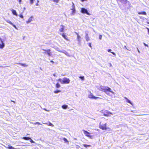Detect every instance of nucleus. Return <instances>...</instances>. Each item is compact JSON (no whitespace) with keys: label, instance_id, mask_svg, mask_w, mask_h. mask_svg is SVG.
<instances>
[{"label":"nucleus","instance_id":"obj_1","mask_svg":"<svg viewBox=\"0 0 149 149\" xmlns=\"http://www.w3.org/2000/svg\"><path fill=\"white\" fill-rule=\"evenodd\" d=\"M98 89L101 91H103L105 92L107 91H109L113 94H114V92L112 91L111 88L103 86H101L98 88Z\"/></svg>","mask_w":149,"mask_h":149},{"label":"nucleus","instance_id":"obj_2","mask_svg":"<svg viewBox=\"0 0 149 149\" xmlns=\"http://www.w3.org/2000/svg\"><path fill=\"white\" fill-rule=\"evenodd\" d=\"M101 113L104 114V115L105 116H108L110 114L113 115V114L112 113L109 111L107 110H102L101 111Z\"/></svg>","mask_w":149,"mask_h":149},{"label":"nucleus","instance_id":"obj_3","mask_svg":"<svg viewBox=\"0 0 149 149\" xmlns=\"http://www.w3.org/2000/svg\"><path fill=\"white\" fill-rule=\"evenodd\" d=\"M107 126V124L106 123L104 124H102L101 125L100 123V128L102 129L103 130H106L107 129H109L110 128L109 127H106Z\"/></svg>","mask_w":149,"mask_h":149},{"label":"nucleus","instance_id":"obj_4","mask_svg":"<svg viewBox=\"0 0 149 149\" xmlns=\"http://www.w3.org/2000/svg\"><path fill=\"white\" fill-rule=\"evenodd\" d=\"M72 8L71 9V10H72L71 15H74L76 13V10L75 9L74 4L73 2H72Z\"/></svg>","mask_w":149,"mask_h":149},{"label":"nucleus","instance_id":"obj_5","mask_svg":"<svg viewBox=\"0 0 149 149\" xmlns=\"http://www.w3.org/2000/svg\"><path fill=\"white\" fill-rule=\"evenodd\" d=\"M70 82V80L69 79L67 78L66 77H64L62 79V83L63 84H68Z\"/></svg>","mask_w":149,"mask_h":149},{"label":"nucleus","instance_id":"obj_6","mask_svg":"<svg viewBox=\"0 0 149 149\" xmlns=\"http://www.w3.org/2000/svg\"><path fill=\"white\" fill-rule=\"evenodd\" d=\"M81 12L83 13H86L88 15H90V14L88 13L87 10L84 8H81Z\"/></svg>","mask_w":149,"mask_h":149},{"label":"nucleus","instance_id":"obj_7","mask_svg":"<svg viewBox=\"0 0 149 149\" xmlns=\"http://www.w3.org/2000/svg\"><path fill=\"white\" fill-rule=\"evenodd\" d=\"M83 131L84 132V134L85 135L90 138H91L92 136L90 135V133L86 131L85 130H83Z\"/></svg>","mask_w":149,"mask_h":149},{"label":"nucleus","instance_id":"obj_8","mask_svg":"<svg viewBox=\"0 0 149 149\" xmlns=\"http://www.w3.org/2000/svg\"><path fill=\"white\" fill-rule=\"evenodd\" d=\"M33 16H31L26 21V23L27 24H28L29 23H30L32 21L33 19Z\"/></svg>","mask_w":149,"mask_h":149},{"label":"nucleus","instance_id":"obj_9","mask_svg":"<svg viewBox=\"0 0 149 149\" xmlns=\"http://www.w3.org/2000/svg\"><path fill=\"white\" fill-rule=\"evenodd\" d=\"M0 40L2 43L1 44H0V48L3 49L4 47L5 44L0 38Z\"/></svg>","mask_w":149,"mask_h":149},{"label":"nucleus","instance_id":"obj_10","mask_svg":"<svg viewBox=\"0 0 149 149\" xmlns=\"http://www.w3.org/2000/svg\"><path fill=\"white\" fill-rule=\"evenodd\" d=\"M64 26L63 25H61L60 26V27L59 29V31L61 32H63L64 29Z\"/></svg>","mask_w":149,"mask_h":149},{"label":"nucleus","instance_id":"obj_11","mask_svg":"<svg viewBox=\"0 0 149 149\" xmlns=\"http://www.w3.org/2000/svg\"><path fill=\"white\" fill-rule=\"evenodd\" d=\"M60 34L62 35L63 38H64V39L66 40H69V39L67 38V36L65 35V33H60Z\"/></svg>","mask_w":149,"mask_h":149},{"label":"nucleus","instance_id":"obj_12","mask_svg":"<svg viewBox=\"0 0 149 149\" xmlns=\"http://www.w3.org/2000/svg\"><path fill=\"white\" fill-rule=\"evenodd\" d=\"M42 50L43 51H45L47 55L49 56H50L51 55V53H50V50L49 49H47V50H45L43 49H42Z\"/></svg>","mask_w":149,"mask_h":149},{"label":"nucleus","instance_id":"obj_13","mask_svg":"<svg viewBox=\"0 0 149 149\" xmlns=\"http://www.w3.org/2000/svg\"><path fill=\"white\" fill-rule=\"evenodd\" d=\"M75 33L76 34V35L77 36V39L78 41V42H81V36L79 35L77 32Z\"/></svg>","mask_w":149,"mask_h":149},{"label":"nucleus","instance_id":"obj_14","mask_svg":"<svg viewBox=\"0 0 149 149\" xmlns=\"http://www.w3.org/2000/svg\"><path fill=\"white\" fill-rule=\"evenodd\" d=\"M88 97L89 98H93V99H96L97 98H98V97H95V96H94L92 94H90L89 95H88Z\"/></svg>","mask_w":149,"mask_h":149},{"label":"nucleus","instance_id":"obj_15","mask_svg":"<svg viewBox=\"0 0 149 149\" xmlns=\"http://www.w3.org/2000/svg\"><path fill=\"white\" fill-rule=\"evenodd\" d=\"M11 11H12V13L14 15H16L17 16L18 15L16 13V11L15 10H14V9H12Z\"/></svg>","mask_w":149,"mask_h":149},{"label":"nucleus","instance_id":"obj_16","mask_svg":"<svg viewBox=\"0 0 149 149\" xmlns=\"http://www.w3.org/2000/svg\"><path fill=\"white\" fill-rule=\"evenodd\" d=\"M85 38L86 40L87 41H88L90 40V39L89 38V37L88 36V34L87 33H86V35L85 36Z\"/></svg>","mask_w":149,"mask_h":149},{"label":"nucleus","instance_id":"obj_17","mask_svg":"<svg viewBox=\"0 0 149 149\" xmlns=\"http://www.w3.org/2000/svg\"><path fill=\"white\" fill-rule=\"evenodd\" d=\"M17 64H19L22 66H23L24 67H27L28 66V65L26 64L25 63H17Z\"/></svg>","mask_w":149,"mask_h":149},{"label":"nucleus","instance_id":"obj_18","mask_svg":"<svg viewBox=\"0 0 149 149\" xmlns=\"http://www.w3.org/2000/svg\"><path fill=\"white\" fill-rule=\"evenodd\" d=\"M62 53H63L64 54H65L67 56H70V55L67 52L65 51H62Z\"/></svg>","mask_w":149,"mask_h":149},{"label":"nucleus","instance_id":"obj_19","mask_svg":"<svg viewBox=\"0 0 149 149\" xmlns=\"http://www.w3.org/2000/svg\"><path fill=\"white\" fill-rule=\"evenodd\" d=\"M22 139L24 140H29L30 139H31L30 138L27 137H24L22 138Z\"/></svg>","mask_w":149,"mask_h":149},{"label":"nucleus","instance_id":"obj_20","mask_svg":"<svg viewBox=\"0 0 149 149\" xmlns=\"http://www.w3.org/2000/svg\"><path fill=\"white\" fill-rule=\"evenodd\" d=\"M138 14H142V15H146V13L145 12H139L138 13Z\"/></svg>","mask_w":149,"mask_h":149},{"label":"nucleus","instance_id":"obj_21","mask_svg":"<svg viewBox=\"0 0 149 149\" xmlns=\"http://www.w3.org/2000/svg\"><path fill=\"white\" fill-rule=\"evenodd\" d=\"M6 148L9 149H15L14 147L10 145H8Z\"/></svg>","mask_w":149,"mask_h":149},{"label":"nucleus","instance_id":"obj_22","mask_svg":"<svg viewBox=\"0 0 149 149\" xmlns=\"http://www.w3.org/2000/svg\"><path fill=\"white\" fill-rule=\"evenodd\" d=\"M62 107L64 109H66L68 107V105H63L62 106Z\"/></svg>","mask_w":149,"mask_h":149},{"label":"nucleus","instance_id":"obj_23","mask_svg":"<svg viewBox=\"0 0 149 149\" xmlns=\"http://www.w3.org/2000/svg\"><path fill=\"white\" fill-rule=\"evenodd\" d=\"M42 123L45 124L47 125H49V126H54V125L50 122H49V123L48 124L47 123Z\"/></svg>","mask_w":149,"mask_h":149},{"label":"nucleus","instance_id":"obj_24","mask_svg":"<svg viewBox=\"0 0 149 149\" xmlns=\"http://www.w3.org/2000/svg\"><path fill=\"white\" fill-rule=\"evenodd\" d=\"M55 49L56 50H57L60 52H62V51L60 50V49L58 47H56L55 48Z\"/></svg>","mask_w":149,"mask_h":149},{"label":"nucleus","instance_id":"obj_25","mask_svg":"<svg viewBox=\"0 0 149 149\" xmlns=\"http://www.w3.org/2000/svg\"><path fill=\"white\" fill-rule=\"evenodd\" d=\"M56 88H58L60 87V85L58 83H57L56 84Z\"/></svg>","mask_w":149,"mask_h":149},{"label":"nucleus","instance_id":"obj_26","mask_svg":"<svg viewBox=\"0 0 149 149\" xmlns=\"http://www.w3.org/2000/svg\"><path fill=\"white\" fill-rule=\"evenodd\" d=\"M83 146L85 147H91V145H86V144H84L83 145Z\"/></svg>","mask_w":149,"mask_h":149},{"label":"nucleus","instance_id":"obj_27","mask_svg":"<svg viewBox=\"0 0 149 149\" xmlns=\"http://www.w3.org/2000/svg\"><path fill=\"white\" fill-rule=\"evenodd\" d=\"M6 21L8 23H9L10 24L13 25V23L10 20H6Z\"/></svg>","mask_w":149,"mask_h":149},{"label":"nucleus","instance_id":"obj_28","mask_svg":"<svg viewBox=\"0 0 149 149\" xmlns=\"http://www.w3.org/2000/svg\"><path fill=\"white\" fill-rule=\"evenodd\" d=\"M61 92V91L60 90H56V91H54V93L56 94L58 93Z\"/></svg>","mask_w":149,"mask_h":149},{"label":"nucleus","instance_id":"obj_29","mask_svg":"<svg viewBox=\"0 0 149 149\" xmlns=\"http://www.w3.org/2000/svg\"><path fill=\"white\" fill-rule=\"evenodd\" d=\"M118 1H120L121 2L124 3L125 2L126 0H117Z\"/></svg>","mask_w":149,"mask_h":149},{"label":"nucleus","instance_id":"obj_30","mask_svg":"<svg viewBox=\"0 0 149 149\" xmlns=\"http://www.w3.org/2000/svg\"><path fill=\"white\" fill-rule=\"evenodd\" d=\"M125 98L126 100V102H128V103L131 102L128 99H127L126 97H125Z\"/></svg>","mask_w":149,"mask_h":149},{"label":"nucleus","instance_id":"obj_31","mask_svg":"<svg viewBox=\"0 0 149 149\" xmlns=\"http://www.w3.org/2000/svg\"><path fill=\"white\" fill-rule=\"evenodd\" d=\"M34 125H41V124L39 122H37L36 123H33Z\"/></svg>","mask_w":149,"mask_h":149},{"label":"nucleus","instance_id":"obj_32","mask_svg":"<svg viewBox=\"0 0 149 149\" xmlns=\"http://www.w3.org/2000/svg\"><path fill=\"white\" fill-rule=\"evenodd\" d=\"M57 81H59L60 82V83L62 84H63L62 82V80L61 79H58L57 80Z\"/></svg>","mask_w":149,"mask_h":149},{"label":"nucleus","instance_id":"obj_33","mask_svg":"<svg viewBox=\"0 0 149 149\" xmlns=\"http://www.w3.org/2000/svg\"><path fill=\"white\" fill-rule=\"evenodd\" d=\"M63 140L65 142H67L68 143V141L67 139L65 138H64L63 139Z\"/></svg>","mask_w":149,"mask_h":149},{"label":"nucleus","instance_id":"obj_34","mask_svg":"<svg viewBox=\"0 0 149 149\" xmlns=\"http://www.w3.org/2000/svg\"><path fill=\"white\" fill-rule=\"evenodd\" d=\"M29 140L30 142H31V143H35V142L33 141L31 138V139H30Z\"/></svg>","mask_w":149,"mask_h":149},{"label":"nucleus","instance_id":"obj_35","mask_svg":"<svg viewBox=\"0 0 149 149\" xmlns=\"http://www.w3.org/2000/svg\"><path fill=\"white\" fill-rule=\"evenodd\" d=\"M79 78L81 79H82V80H84V76L83 77H79Z\"/></svg>","mask_w":149,"mask_h":149},{"label":"nucleus","instance_id":"obj_36","mask_svg":"<svg viewBox=\"0 0 149 149\" xmlns=\"http://www.w3.org/2000/svg\"><path fill=\"white\" fill-rule=\"evenodd\" d=\"M34 0H30V4H33Z\"/></svg>","mask_w":149,"mask_h":149},{"label":"nucleus","instance_id":"obj_37","mask_svg":"<svg viewBox=\"0 0 149 149\" xmlns=\"http://www.w3.org/2000/svg\"><path fill=\"white\" fill-rule=\"evenodd\" d=\"M109 92H110L109 91H106L105 92L108 95H110V94H109Z\"/></svg>","mask_w":149,"mask_h":149},{"label":"nucleus","instance_id":"obj_38","mask_svg":"<svg viewBox=\"0 0 149 149\" xmlns=\"http://www.w3.org/2000/svg\"><path fill=\"white\" fill-rule=\"evenodd\" d=\"M54 2L57 3L60 0H52Z\"/></svg>","mask_w":149,"mask_h":149},{"label":"nucleus","instance_id":"obj_39","mask_svg":"<svg viewBox=\"0 0 149 149\" xmlns=\"http://www.w3.org/2000/svg\"><path fill=\"white\" fill-rule=\"evenodd\" d=\"M13 25L16 29H17V30L18 29L16 27V26L15 25L13 24V25Z\"/></svg>","mask_w":149,"mask_h":149},{"label":"nucleus","instance_id":"obj_40","mask_svg":"<svg viewBox=\"0 0 149 149\" xmlns=\"http://www.w3.org/2000/svg\"><path fill=\"white\" fill-rule=\"evenodd\" d=\"M19 16L21 18H24V17L22 14L19 15Z\"/></svg>","mask_w":149,"mask_h":149},{"label":"nucleus","instance_id":"obj_41","mask_svg":"<svg viewBox=\"0 0 149 149\" xmlns=\"http://www.w3.org/2000/svg\"><path fill=\"white\" fill-rule=\"evenodd\" d=\"M102 35H100L99 36V38L100 40H101L102 38Z\"/></svg>","mask_w":149,"mask_h":149},{"label":"nucleus","instance_id":"obj_42","mask_svg":"<svg viewBox=\"0 0 149 149\" xmlns=\"http://www.w3.org/2000/svg\"><path fill=\"white\" fill-rule=\"evenodd\" d=\"M88 45L91 48H92V46L91 45V43H90L88 44Z\"/></svg>","mask_w":149,"mask_h":149},{"label":"nucleus","instance_id":"obj_43","mask_svg":"<svg viewBox=\"0 0 149 149\" xmlns=\"http://www.w3.org/2000/svg\"><path fill=\"white\" fill-rule=\"evenodd\" d=\"M17 1H18L19 3V4H21L22 1V0H17Z\"/></svg>","mask_w":149,"mask_h":149},{"label":"nucleus","instance_id":"obj_44","mask_svg":"<svg viewBox=\"0 0 149 149\" xmlns=\"http://www.w3.org/2000/svg\"><path fill=\"white\" fill-rule=\"evenodd\" d=\"M37 3L36 4V5L37 6H38V3L39 2V1L38 0L37 1Z\"/></svg>","mask_w":149,"mask_h":149},{"label":"nucleus","instance_id":"obj_45","mask_svg":"<svg viewBox=\"0 0 149 149\" xmlns=\"http://www.w3.org/2000/svg\"><path fill=\"white\" fill-rule=\"evenodd\" d=\"M144 45L146 46H147V47H148V45L146 44L145 43H143Z\"/></svg>","mask_w":149,"mask_h":149},{"label":"nucleus","instance_id":"obj_46","mask_svg":"<svg viewBox=\"0 0 149 149\" xmlns=\"http://www.w3.org/2000/svg\"><path fill=\"white\" fill-rule=\"evenodd\" d=\"M111 53H112L113 55H116V54L114 52H111Z\"/></svg>","mask_w":149,"mask_h":149},{"label":"nucleus","instance_id":"obj_47","mask_svg":"<svg viewBox=\"0 0 149 149\" xmlns=\"http://www.w3.org/2000/svg\"><path fill=\"white\" fill-rule=\"evenodd\" d=\"M111 49H108V52H111Z\"/></svg>","mask_w":149,"mask_h":149},{"label":"nucleus","instance_id":"obj_48","mask_svg":"<svg viewBox=\"0 0 149 149\" xmlns=\"http://www.w3.org/2000/svg\"><path fill=\"white\" fill-rule=\"evenodd\" d=\"M88 0H81V1H82V2H84V1H87Z\"/></svg>","mask_w":149,"mask_h":149},{"label":"nucleus","instance_id":"obj_49","mask_svg":"<svg viewBox=\"0 0 149 149\" xmlns=\"http://www.w3.org/2000/svg\"><path fill=\"white\" fill-rule=\"evenodd\" d=\"M79 147H80L79 146H78V145L77 146H76L77 148H78Z\"/></svg>","mask_w":149,"mask_h":149},{"label":"nucleus","instance_id":"obj_50","mask_svg":"<svg viewBox=\"0 0 149 149\" xmlns=\"http://www.w3.org/2000/svg\"><path fill=\"white\" fill-rule=\"evenodd\" d=\"M125 47L126 49L127 50H128V49L127 48V47H126V46H125V47Z\"/></svg>","mask_w":149,"mask_h":149},{"label":"nucleus","instance_id":"obj_51","mask_svg":"<svg viewBox=\"0 0 149 149\" xmlns=\"http://www.w3.org/2000/svg\"><path fill=\"white\" fill-rule=\"evenodd\" d=\"M53 76H54V77H55L56 76V74H53Z\"/></svg>","mask_w":149,"mask_h":149},{"label":"nucleus","instance_id":"obj_52","mask_svg":"<svg viewBox=\"0 0 149 149\" xmlns=\"http://www.w3.org/2000/svg\"><path fill=\"white\" fill-rule=\"evenodd\" d=\"M140 17V18L141 19H142L143 18V17Z\"/></svg>","mask_w":149,"mask_h":149},{"label":"nucleus","instance_id":"obj_53","mask_svg":"<svg viewBox=\"0 0 149 149\" xmlns=\"http://www.w3.org/2000/svg\"><path fill=\"white\" fill-rule=\"evenodd\" d=\"M138 49V52L139 53L140 52V51H139V50L138 49Z\"/></svg>","mask_w":149,"mask_h":149},{"label":"nucleus","instance_id":"obj_54","mask_svg":"<svg viewBox=\"0 0 149 149\" xmlns=\"http://www.w3.org/2000/svg\"><path fill=\"white\" fill-rule=\"evenodd\" d=\"M148 33H149V29L148 28Z\"/></svg>","mask_w":149,"mask_h":149},{"label":"nucleus","instance_id":"obj_55","mask_svg":"<svg viewBox=\"0 0 149 149\" xmlns=\"http://www.w3.org/2000/svg\"><path fill=\"white\" fill-rule=\"evenodd\" d=\"M51 62H53H53H54V61H51Z\"/></svg>","mask_w":149,"mask_h":149},{"label":"nucleus","instance_id":"obj_56","mask_svg":"<svg viewBox=\"0 0 149 149\" xmlns=\"http://www.w3.org/2000/svg\"><path fill=\"white\" fill-rule=\"evenodd\" d=\"M110 66H112L111 64V63H110Z\"/></svg>","mask_w":149,"mask_h":149},{"label":"nucleus","instance_id":"obj_57","mask_svg":"<svg viewBox=\"0 0 149 149\" xmlns=\"http://www.w3.org/2000/svg\"><path fill=\"white\" fill-rule=\"evenodd\" d=\"M148 24H149V22H148Z\"/></svg>","mask_w":149,"mask_h":149},{"label":"nucleus","instance_id":"obj_58","mask_svg":"<svg viewBox=\"0 0 149 149\" xmlns=\"http://www.w3.org/2000/svg\"><path fill=\"white\" fill-rule=\"evenodd\" d=\"M130 103V104H131L132 105V103Z\"/></svg>","mask_w":149,"mask_h":149},{"label":"nucleus","instance_id":"obj_59","mask_svg":"<svg viewBox=\"0 0 149 149\" xmlns=\"http://www.w3.org/2000/svg\"><path fill=\"white\" fill-rule=\"evenodd\" d=\"M44 53H46V52H44Z\"/></svg>","mask_w":149,"mask_h":149},{"label":"nucleus","instance_id":"obj_60","mask_svg":"<svg viewBox=\"0 0 149 149\" xmlns=\"http://www.w3.org/2000/svg\"><path fill=\"white\" fill-rule=\"evenodd\" d=\"M2 67V66H0V67Z\"/></svg>","mask_w":149,"mask_h":149}]
</instances>
